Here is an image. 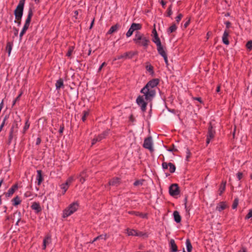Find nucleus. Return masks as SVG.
Returning <instances> with one entry per match:
<instances>
[{
  "instance_id": "1",
  "label": "nucleus",
  "mask_w": 252,
  "mask_h": 252,
  "mask_svg": "<svg viewBox=\"0 0 252 252\" xmlns=\"http://www.w3.org/2000/svg\"><path fill=\"white\" fill-rule=\"evenodd\" d=\"M159 83V80L158 79H154L146 85V86L141 90L140 92L144 94V95H139L136 99V103L140 107L142 112H145L146 110L147 102H145V99L147 102L152 100L156 95V88Z\"/></svg>"
},
{
  "instance_id": "2",
  "label": "nucleus",
  "mask_w": 252,
  "mask_h": 252,
  "mask_svg": "<svg viewBox=\"0 0 252 252\" xmlns=\"http://www.w3.org/2000/svg\"><path fill=\"white\" fill-rule=\"evenodd\" d=\"M78 207L79 204L77 202L71 203L63 211V217L65 218L70 216L78 210Z\"/></svg>"
},
{
  "instance_id": "3",
  "label": "nucleus",
  "mask_w": 252,
  "mask_h": 252,
  "mask_svg": "<svg viewBox=\"0 0 252 252\" xmlns=\"http://www.w3.org/2000/svg\"><path fill=\"white\" fill-rule=\"evenodd\" d=\"M24 5L18 4L14 10V15L16 20L22 19L23 14Z\"/></svg>"
},
{
  "instance_id": "4",
  "label": "nucleus",
  "mask_w": 252,
  "mask_h": 252,
  "mask_svg": "<svg viewBox=\"0 0 252 252\" xmlns=\"http://www.w3.org/2000/svg\"><path fill=\"white\" fill-rule=\"evenodd\" d=\"M18 125L17 122L14 121L12 127L10 129L9 136V143H10L14 137L15 136V134L18 131Z\"/></svg>"
},
{
  "instance_id": "5",
  "label": "nucleus",
  "mask_w": 252,
  "mask_h": 252,
  "mask_svg": "<svg viewBox=\"0 0 252 252\" xmlns=\"http://www.w3.org/2000/svg\"><path fill=\"white\" fill-rule=\"evenodd\" d=\"M135 54H137V53H134L133 52H125L123 54L118 55L115 58L114 61H116L118 60L124 59L126 60L127 59H131Z\"/></svg>"
},
{
  "instance_id": "6",
  "label": "nucleus",
  "mask_w": 252,
  "mask_h": 252,
  "mask_svg": "<svg viewBox=\"0 0 252 252\" xmlns=\"http://www.w3.org/2000/svg\"><path fill=\"white\" fill-rule=\"evenodd\" d=\"M169 192L170 195L174 196L180 193L179 188L177 184H172L169 188Z\"/></svg>"
},
{
  "instance_id": "7",
  "label": "nucleus",
  "mask_w": 252,
  "mask_h": 252,
  "mask_svg": "<svg viewBox=\"0 0 252 252\" xmlns=\"http://www.w3.org/2000/svg\"><path fill=\"white\" fill-rule=\"evenodd\" d=\"M74 179L73 177L71 176L69 177L66 181L65 183L62 184L60 185L61 189L63 190V193L64 194L68 189L69 186L73 181Z\"/></svg>"
},
{
  "instance_id": "8",
  "label": "nucleus",
  "mask_w": 252,
  "mask_h": 252,
  "mask_svg": "<svg viewBox=\"0 0 252 252\" xmlns=\"http://www.w3.org/2000/svg\"><path fill=\"white\" fill-rule=\"evenodd\" d=\"M215 134V131L213 129L211 123H210L206 140V143L207 144H208L210 143L211 140L214 137Z\"/></svg>"
},
{
  "instance_id": "9",
  "label": "nucleus",
  "mask_w": 252,
  "mask_h": 252,
  "mask_svg": "<svg viewBox=\"0 0 252 252\" xmlns=\"http://www.w3.org/2000/svg\"><path fill=\"white\" fill-rule=\"evenodd\" d=\"M143 147L149 150L151 152L154 151L153 148L152 139L151 137H149L144 140Z\"/></svg>"
},
{
  "instance_id": "10",
  "label": "nucleus",
  "mask_w": 252,
  "mask_h": 252,
  "mask_svg": "<svg viewBox=\"0 0 252 252\" xmlns=\"http://www.w3.org/2000/svg\"><path fill=\"white\" fill-rule=\"evenodd\" d=\"M162 167L164 169H166L168 168V167H169V171L171 173H174L176 170L175 165L171 162L167 163L163 162L162 163Z\"/></svg>"
},
{
  "instance_id": "11",
  "label": "nucleus",
  "mask_w": 252,
  "mask_h": 252,
  "mask_svg": "<svg viewBox=\"0 0 252 252\" xmlns=\"http://www.w3.org/2000/svg\"><path fill=\"white\" fill-rule=\"evenodd\" d=\"M152 40L156 44L157 46L158 52H159L164 49L163 47L161 45L160 40L158 37H153Z\"/></svg>"
},
{
  "instance_id": "12",
  "label": "nucleus",
  "mask_w": 252,
  "mask_h": 252,
  "mask_svg": "<svg viewBox=\"0 0 252 252\" xmlns=\"http://www.w3.org/2000/svg\"><path fill=\"white\" fill-rule=\"evenodd\" d=\"M51 243V236L49 234L47 235L44 238L43 242V249L45 250L47 245Z\"/></svg>"
},
{
  "instance_id": "13",
  "label": "nucleus",
  "mask_w": 252,
  "mask_h": 252,
  "mask_svg": "<svg viewBox=\"0 0 252 252\" xmlns=\"http://www.w3.org/2000/svg\"><path fill=\"white\" fill-rule=\"evenodd\" d=\"M31 208L36 213H38L41 211V208L39 204L37 202H33L31 206Z\"/></svg>"
},
{
  "instance_id": "14",
  "label": "nucleus",
  "mask_w": 252,
  "mask_h": 252,
  "mask_svg": "<svg viewBox=\"0 0 252 252\" xmlns=\"http://www.w3.org/2000/svg\"><path fill=\"white\" fill-rule=\"evenodd\" d=\"M120 28V25L119 24H116L114 26H112L109 30L107 32V34H111L118 30V29Z\"/></svg>"
},
{
  "instance_id": "15",
  "label": "nucleus",
  "mask_w": 252,
  "mask_h": 252,
  "mask_svg": "<svg viewBox=\"0 0 252 252\" xmlns=\"http://www.w3.org/2000/svg\"><path fill=\"white\" fill-rule=\"evenodd\" d=\"M228 32L227 30H225L222 35V39L223 43L227 45H228L229 43V40L228 39Z\"/></svg>"
},
{
  "instance_id": "16",
  "label": "nucleus",
  "mask_w": 252,
  "mask_h": 252,
  "mask_svg": "<svg viewBox=\"0 0 252 252\" xmlns=\"http://www.w3.org/2000/svg\"><path fill=\"white\" fill-rule=\"evenodd\" d=\"M36 180L37 181V185L38 186L40 185L43 180L41 170H39L37 171Z\"/></svg>"
},
{
  "instance_id": "17",
  "label": "nucleus",
  "mask_w": 252,
  "mask_h": 252,
  "mask_svg": "<svg viewBox=\"0 0 252 252\" xmlns=\"http://www.w3.org/2000/svg\"><path fill=\"white\" fill-rule=\"evenodd\" d=\"M17 189L18 186L17 185H13L10 189H9L7 192L6 193V196L8 197L11 196Z\"/></svg>"
},
{
  "instance_id": "18",
  "label": "nucleus",
  "mask_w": 252,
  "mask_h": 252,
  "mask_svg": "<svg viewBox=\"0 0 252 252\" xmlns=\"http://www.w3.org/2000/svg\"><path fill=\"white\" fill-rule=\"evenodd\" d=\"M120 182V179L116 177L112 179L109 182V184L110 186H117L119 184Z\"/></svg>"
},
{
  "instance_id": "19",
  "label": "nucleus",
  "mask_w": 252,
  "mask_h": 252,
  "mask_svg": "<svg viewBox=\"0 0 252 252\" xmlns=\"http://www.w3.org/2000/svg\"><path fill=\"white\" fill-rule=\"evenodd\" d=\"M158 53L160 55H161L163 58L164 62H165L166 65H168V59H167V54H166L165 51L164 50V49L158 52Z\"/></svg>"
},
{
  "instance_id": "20",
  "label": "nucleus",
  "mask_w": 252,
  "mask_h": 252,
  "mask_svg": "<svg viewBox=\"0 0 252 252\" xmlns=\"http://www.w3.org/2000/svg\"><path fill=\"white\" fill-rule=\"evenodd\" d=\"M170 249L172 252H177V246L175 244V241L173 239L170 240Z\"/></svg>"
},
{
  "instance_id": "21",
  "label": "nucleus",
  "mask_w": 252,
  "mask_h": 252,
  "mask_svg": "<svg viewBox=\"0 0 252 252\" xmlns=\"http://www.w3.org/2000/svg\"><path fill=\"white\" fill-rule=\"evenodd\" d=\"M173 216L174 220L177 223H179L181 221V217L179 214V213L177 211H175L173 212Z\"/></svg>"
},
{
  "instance_id": "22",
  "label": "nucleus",
  "mask_w": 252,
  "mask_h": 252,
  "mask_svg": "<svg viewBox=\"0 0 252 252\" xmlns=\"http://www.w3.org/2000/svg\"><path fill=\"white\" fill-rule=\"evenodd\" d=\"M226 205L223 202L220 203L217 206L216 210L219 212H221L226 208Z\"/></svg>"
},
{
  "instance_id": "23",
  "label": "nucleus",
  "mask_w": 252,
  "mask_h": 252,
  "mask_svg": "<svg viewBox=\"0 0 252 252\" xmlns=\"http://www.w3.org/2000/svg\"><path fill=\"white\" fill-rule=\"evenodd\" d=\"M144 37L145 36H144L143 35L139 33H137L135 35V37L134 39V41L136 44H140V40H142V38H144Z\"/></svg>"
},
{
  "instance_id": "24",
  "label": "nucleus",
  "mask_w": 252,
  "mask_h": 252,
  "mask_svg": "<svg viewBox=\"0 0 252 252\" xmlns=\"http://www.w3.org/2000/svg\"><path fill=\"white\" fill-rule=\"evenodd\" d=\"M32 15H33V12H32V9H30L28 11V17L26 20V22H25V24H28V25L30 24V22L31 21L32 17Z\"/></svg>"
},
{
  "instance_id": "25",
  "label": "nucleus",
  "mask_w": 252,
  "mask_h": 252,
  "mask_svg": "<svg viewBox=\"0 0 252 252\" xmlns=\"http://www.w3.org/2000/svg\"><path fill=\"white\" fill-rule=\"evenodd\" d=\"M32 15H33V12H32V9H30L28 11V17L26 20V22H25V24H28V25L30 24V22L31 21L32 17Z\"/></svg>"
},
{
  "instance_id": "26",
  "label": "nucleus",
  "mask_w": 252,
  "mask_h": 252,
  "mask_svg": "<svg viewBox=\"0 0 252 252\" xmlns=\"http://www.w3.org/2000/svg\"><path fill=\"white\" fill-rule=\"evenodd\" d=\"M128 214L131 215H134L136 216H139L140 218H147V214H143L141 213H140L139 212H135V211H129Z\"/></svg>"
},
{
  "instance_id": "27",
  "label": "nucleus",
  "mask_w": 252,
  "mask_h": 252,
  "mask_svg": "<svg viewBox=\"0 0 252 252\" xmlns=\"http://www.w3.org/2000/svg\"><path fill=\"white\" fill-rule=\"evenodd\" d=\"M63 87V80L61 78L58 80L56 83V88L57 90L60 89Z\"/></svg>"
},
{
  "instance_id": "28",
  "label": "nucleus",
  "mask_w": 252,
  "mask_h": 252,
  "mask_svg": "<svg viewBox=\"0 0 252 252\" xmlns=\"http://www.w3.org/2000/svg\"><path fill=\"white\" fill-rule=\"evenodd\" d=\"M149 42V39L145 37L144 38H142V40H140V44L139 45L143 46L145 48H146L148 45V42Z\"/></svg>"
},
{
  "instance_id": "29",
  "label": "nucleus",
  "mask_w": 252,
  "mask_h": 252,
  "mask_svg": "<svg viewBox=\"0 0 252 252\" xmlns=\"http://www.w3.org/2000/svg\"><path fill=\"white\" fill-rule=\"evenodd\" d=\"M226 181L222 182L221 184L220 185L219 191H220L219 194L221 195L222 193L223 192V191L225 189V186H226Z\"/></svg>"
},
{
  "instance_id": "30",
  "label": "nucleus",
  "mask_w": 252,
  "mask_h": 252,
  "mask_svg": "<svg viewBox=\"0 0 252 252\" xmlns=\"http://www.w3.org/2000/svg\"><path fill=\"white\" fill-rule=\"evenodd\" d=\"M13 43L11 42H7L6 44V49L8 52V56H10L11 51L12 49Z\"/></svg>"
},
{
  "instance_id": "31",
  "label": "nucleus",
  "mask_w": 252,
  "mask_h": 252,
  "mask_svg": "<svg viewBox=\"0 0 252 252\" xmlns=\"http://www.w3.org/2000/svg\"><path fill=\"white\" fill-rule=\"evenodd\" d=\"M12 201L13 202V205L14 206H17V205H19L21 202V200L20 197L18 196L14 197L12 200Z\"/></svg>"
},
{
  "instance_id": "32",
  "label": "nucleus",
  "mask_w": 252,
  "mask_h": 252,
  "mask_svg": "<svg viewBox=\"0 0 252 252\" xmlns=\"http://www.w3.org/2000/svg\"><path fill=\"white\" fill-rule=\"evenodd\" d=\"M186 245L188 252H191L192 251V247L189 239H188L186 240Z\"/></svg>"
},
{
  "instance_id": "33",
  "label": "nucleus",
  "mask_w": 252,
  "mask_h": 252,
  "mask_svg": "<svg viewBox=\"0 0 252 252\" xmlns=\"http://www.w3.org/2000/svg\"><path fill=\"white\" fill-rule=\"evenodd\" d=\"M126 231L127 234L129 236H136V235H137V231L134 229L127 228Z\"/></svg>"
},
{
  "instance_id": "34",
  "label": "nucleus",
  "mask_w": 252,
  "mask_h": 252,
  "mask_svg": "<svg viewBox=\"0 0 252 252\" xmlns=\"http://www.w3.org/2000/svg\"><path fill=\"white\" fill-rule=\"evenodd\" d=\"M131 27L132 29H133L134 31L140 30L142 27L141 24L134 23L131 24Z\"/></svg>"
},
{
  "instance_id": "35",
  "label": "nucleus",
  "mask_w": 252,
  "mask_h": 252,
  "mask_svg": "<svg viewBox=\"0 0 252 252\" xmlns=\"http://www.w3.org/2000/svg\"><path fill=\"white\" fill-rule=\"evenodd\" d=\"M86 172H82L79 176V181L81 183H83L85 181Z\"/></svg>"
},
{
  "instance_id": "36",
  "label": "nucleus",
  "mask_w": 252,
  "mask_h": 252,
  "mask_svg": "<svg viewBox=\"0 0 252 252\" xmlns=\"http://www.w3.org/2000/svg\"><path fill=\"white\" fill-rule=\"evenodd\" d=\"M177 29V27L175 24H172L168 29L167 32L168 33H171L174 32Z\"/></svg>"
},
{
  "instance_id": "37",
  "label": "nucleus",
  "mask_w": 252,
  "mask_h": 252,
  "mask_svg": "<svg viewBox=\"0 0 252 252\" xmlns=\"http://www.w3.org/2000/svg\"><path fill=\"white\" fill-rule=\"evenodd\" d=\"M146 70L148 71H149V72H150L151 73H154L153 67L149 63H146Z\"/></svg>"
},
{
  "instance_id": "38",
  "label": "nucleus",
  "mask_w": 252,
  "mask_h": 252,
  "mask_svg": "<svg viewBox=\"0 0 252 252\" xmlns=\"http://www.w3.org/2000/svg\"><path fill=\"white\" fill-rule=\"evenodd\" d=\"M9 118V115H6L5 116L4 119H3V120L0 126V131H1L3 127L5 125V122Z\"/></svg>"
},
{
  "instance_id": "39",
  "label": "nucleus",
  "mask_w": 252,
  "mask_h": 252,
  "mask_svg": "<svg viewBox=\"0 0 252 252\" xmlns=\"http://www.w3.org/2000/svg\"><path fill=\"white\" fill-rule=\"evenodd\" d=\"M74 50V47L73 46H70L69 47V49L68 50V51L66 54V56L68 57H70L72 54V53Z\"/></svg>"
},
{
  "instance_id": "40",
  "label": "nucleus",
  "mask_w": 252,
  "mask_h": 252,
  "mask_svg": "<svg viewBox=\"0 0 252 252\" xmlns=\"http://www.w3.org/2000/svg\"><path fill=\"white\" fill-rule=\"evenodd\" d=\"M134 31L133 30V29H132L131 27L130 26V28L129 29V30H128L127 32L126 33V36L127 37H130Z\"/></svg>"
},
{
  "instance_id": "41",
  "label": "nucleus",
  "mask_w": 252,
  "mask_h": 252,
  "mask_svg": "<svg viewBox=\"0 0 252 252\" xmlns=\"http://www.w3.org/2000/svg\"><path fill=\"white\" fill-rule=\"evenodd\" d=\"M246 46L247 48L248 49V50H249V51H251L252 49V40L249 41L247 43Z\"/></svg>"
},
{
  "instance_id": "42",
  "label": "nucleus",
  "mask_w": 252,
  "mask_h": 252,
  "mask_svg": "<svg viewBox=\"0 0 252 252\" xmlns=\"http://www.w3.org/2000/svg\"><path fill=\"white\" fill-rule=\"evenodd\" d=\"M89 113L88 111H84L83 112V116L82 117V120L83 122L86 120V117L89 115Z\"/></svg>"
},
{
  "instance_id": "43",
  "label": "nucleus",
  "mask_w": 252,
  "mask_h": 252,
  "mask_svg": "<svg viewBox=\"0 0 252 252\" xmlns=\"http://www.w3.org/2000/svg\"><path fill=\"white\" fill-rule=\"evenodd\" d=\"M172 14V5H170L167 9V16L170 17Z\"/></svg>"
},
{
  "instance_id": "44",
  "label": "nucleus",
  "mask_w": 252,
  "mask_h": 252,
  "mask_svg": "<svg viewBox=\"0 0 252 252\" xmlns=\"http://www.w3.org/2000/svg\"><path fill=\"white\" fill-rule=\"evenodd\" d=\"M106 132H105L102 135H99L97 138H95V141H100L102 139L104 138L105 136L106 135Z\"/></svg>"
},
{
  "instance_id": "45",
  "label": "nucleus",
  "mask_w": 252,
  "mask_h": 252,
  "mask_svg": "<svg viewBox=\"0 0 252 252\" xmlns=\"http://www.w3.org/2000/svg\"><path fill=\"white\" fill-rule=\"evenodd\" d=\"M143 180H137L134 183L133 185L134 186L142 185L143 184Z\"/></svg>"
},
{
  "instance_id": "46",
  "label": "nucleus",
  "mask_w": 252,
  "mask_h": 252,
  "mask_svg": "<svg viewBox=\"0 0 252 252\" xmlns=\"http://www.w3.org/2000/svg\"><path fill=\"white\" fill-rule=\"evenodd\" d=\"M252 217V209L249 210L248 214L245 217V219L248 220Z\"/></svg>"
},
{
  "instance_id": "47",
  "label": "nucleus",
  "mask_w": 252,
  "mask_h": 252,
  "mask_svg": "<svg viewBox=\"0 0 252 252\" xmlns=\"http://www.w3.org/2000/svg\"><path fill=\"white\" fill-rule=\"evenodd\" d=\"M238 204V201L237 199H235L232 206V208L234 209L237 208Z\"/></svg>"
},
{
  "instance_id": "48",
  "label": "nucleus",
  "mask_w": 252,
  "mask_h": 252,
  "mask_svg": "<svg viewBox=\"0 0 252 252\" xmlns=\"http://www.w3.org/2000/svg\"><path fill=\"white\" fill-rule=\"evenodd\" d=\"M191 155V153L188 148L186 150V159L188 160L189 158H190Z\"/></svg>"
},
{
  "instance_id": "49",
  "label": "nucleus",
  "mask_w": 252,
  "mask_h": 252,
  "mask_svg": "<svg viewBox=\"0 0 252 252\" xmlns=\"http://www.w3.org/2000/svg\"><path fill=\"white\" fill-rule=\"evenodd\" d=\"M183 17V15L181 13H180L176 17V21L177 23H179Z\"/></svg>"
},
{
  "instance_id": "50",
  "label": "nucleus",
  "mask_w": 252,
  "mask_h": 252,
  "mask_svg": "<svg viewBox=\"0 0 252 252\" xmlns=\"http://www.w3.org/2000/svg\"><path fill=\"white\" fill-rule=\"evenodd\" d=\"M29 126L30 125L28 124V122H26L24 127V132H25L29 128Z\"/></svg>"
},
{
  "instance_id": "51",
  "label": "nucleus",
  "mask_w": 252,
  "mask_h": 252,
  "mask_svg": "<svg viewBox=\"0 0 252 252\" xmlns=\"http://www.w3.org/2000/svg\"><path fill=\"white\" fill-rule=\"evenodd\" d=\"M237 176L239 180H240L243 177V173L242 172H238L237 174Z\"/></svg>"
},
{
  "instance_id": "52",
  "label": "nucleus",
  "mask_w": 252,
  "mask_h": 252,
  "mask_svg": "<svg viewBox=\"0 0 252 252\" xmlns=\"http://www.w3.org/2000/svg\"><path fill=\"white\" fill-rule=\"evenodd\" d=\"M29 26L30 25L25 24L22 30L26 32L27 30L28 29Z\"/></svg>"
},
{
  "instance_id": "53",
  "label": "nucleus",
  "mask_w": 252,
  "mask_h": 252,
  "mask_svg": "<svg viewBox=\"0 0 252 252\" xmlns=\"http://www.w3.org/2000/svg\"><path fill=\"white\" fill-rule=\"evenodd\" d=\"M106 65V63L104 62L101 65L99 66V68L98 69V72H100L102 68V67Z\"/></svg>"
},
{
  "instance_id": "54",
  "label": "nucleus",
  "mask_w": 252,
  "mask_h": 252,
  "mask_svg": "<svg viewBox=\"0 0 252 252\" xmlns=\"http://www.w3.org/2000/svg\"><path fill=\"white\" fill-rule=\"evenodd\" d=\"M153 33L154 34V37H158V33L156 30L155 29H154L153 31Z\"/></svg>"
},
{
  "instance_id": "55",
  "label": "nucleus",
  "mask_w": 252,
  "mask_h": 252,
  "mask_svg": "<svg viewBox=\"0 0 252 252\" xmlns=\"http://www.w3.org/2000/svg\"><path fill=\"white\" fill-rule=\"evenodd\" d=\"M168 151L169 152H176L177 151V149L175 148L174 145H173V148L169 149Z\"/></svg>"
},
{
  "instance_id": "56",
  "label": "nucleus",
  "mask_w": 252,
  "mask_h": 252,
  "mask_svg": "<svg viewBox=\"0 0 252 252\" xmlns=\"http://www.w3.org/2000/svg\"><path fill=\"white\" fill-rule=\"evenodd\" d=\"M14 34L15 36H17L18 34V30L16 28H13Z\"/></svg>"
},
{
  "instance_id": "57",
  "label": "nucleus",
  "mask_w": 252,
  "mask_h": 252,
  "mask_svg": "<svg viewBox=\"0 0 252 252\" xmlns=\"http://www.w3.org/2000/svg\"><path fill=\"white\" fill-rule=\"evenodd\" d=\"M24 196L26 197H29L31 196V193L30 192L27 191L25 192L24 194Z\"/></svg>"
},
{
  "instance_id": "58",
  "label": "nucleus",
  "mask_w": 252,
  "mask_h": 252,
  "mask_svg": "<svg viewBox=\"0 0 252 252\" xmlns=\"http://www.w3.org/2000/svg\"><path fill=\"white\" fill-rule=\"evenodd\" d=\"M189 23H190V19H189L185 24H184V27L185 28H186L189 25Z\"/></svg>"
},
{
  "instance_id": "59",
  "label": "nucleus",
  "mask_w": 252,
  "mask_h": 252,
  "mask_svg": "<svg viewBox=\"0 0 252 252\" xmlns=\"http://www.w3.org/2000/svg\"><path fill=\"white\" fill-rule=\"evenodd\" d=\"M22 94H23V92L21 91L20 92V93L18 95V96L15 98V100L17 101H19L20 99V98L21 96L22 95Z\"/></svg>"
},
{
  "instance_id": "60",
  "label": "nucleus",
  "mask_w": 252,
  "mask_h": 252,
  "mask_svg": "<svg viewBox=\"0 0 252 252\" xmlns=\"http://www.w3.org/2000/svg\"><path fill=\"white\" fill-rule=\"evenodd\" d=\"M238 252H247V249L244 247H242Z\"/></svg>"
},
{
  "instance_id": "61",
  "label": "nucleus",
  "mask_w": 252,
  "mask_h": 252,
  "mask_svg": "<svg viewBox=\"0 0 252 252\" xmlns=\"http://www.w3.org/2000/svg\"><path fill=\"white\" fill-rule=\"evenodd\" d=\"M15 22L17 23L18 26H19L21 25V19H20V20H16H16L15 21Z\"/></svg>"
},
{
  "instance_id": "62",
  "label": "nucleus",
  "mask_w": 252,
  "mask_h": 252,
  "mask_svg": "<svg viewBox=\"0 0 252 252\" xmlns=\"http://www.w3.org/2000/svg\"><path fill=\"white\" fill-rule=\"evenodd\" d=\"M143 235H144V234H143V233L142 232H137V235H136V236H142Z\"/></svg>"
},
{
  "instance_id": "63",
  "label": "nucleus",
  "mask_w": 252,
  "mask_h": 252,
  "mask_svg": "<svg viewBox=\"0 0 252 252\" xmlns=\"http://www.w3.org/2000/svg\"><path fill=\"white\" fill-rule=\"evenodd\" d=\"M63 129H64L63 126H61L60 128V129H59V132L60 133H62L63 132Z\"/></svg>"
},
{
  "instance_id": "64",
  "label": "nucleus",
  "mask_w": 252,
  "mask_h": 252,
  "mask_svg": "<svg viewBox=\"0 0 252 252\" xmlns=\"http://www.w3.org/2000/svg\"><path fill=\"white\" fill-rule=\"evenodd\" d=\"M26 32L23 30H22V31L20 33V38H22V37L23 36V35L25 34Z\"/></svg>"
}]
</instances>
